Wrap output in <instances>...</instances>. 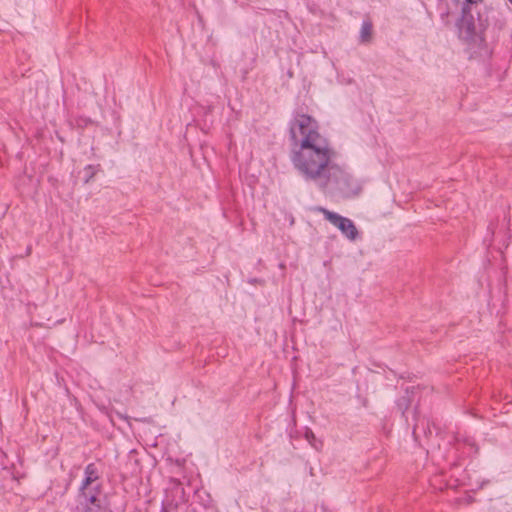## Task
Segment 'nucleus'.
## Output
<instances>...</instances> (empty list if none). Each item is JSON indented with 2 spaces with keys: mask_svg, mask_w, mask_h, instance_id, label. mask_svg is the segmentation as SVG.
Here are the masks:
<instances>
[{
  "mask_svg": "<svg viewBox=\"0 0 512 512\" xmlns=\"http://www.w3.org/2000/svg\"><path fill=\"white\" fill-rule=\"evenodd\" d=\"M318 211L322 213L325 220L337 227L348 240L355 241L359 237V231L351 219L323 207L318 208Z\"/></svg>",
  "mask_w": 512,
  "mask_h": 512,
  "instance_id": "nucleus-5",
  "label": "nucleus"
},
{
  "mask_svg": "<svg viewBox=\"0 0 512 512\" xmlns=\"http://www.w3.org/2000/svg\"><path fill=\"white\" fill-rule=\"evenodd\" d=\"M84 475H86L89 479H92L94 482L99 479V471L97 466L94 463H89L84 470Z\"/></svg>",
  "mask_w": 512,
  "mask_h": 512,
  "instance_id": "nucleus-10",
  "label": "nucleus"
},
{
  "mask_svg": "<svg viewBox=\"0 0 512 512\" xmlns=\"http://www.w3.org/2000/svg\"><path fill=\"white\" fill-rule=\"evenodd\" d=\"M398 408L402 410V416H405V411L409 407V400L407 397H401L397 402Z\"/></svg>",
  "mask_w": 512,
  "mask_h": 512,
  "instance_id": "nucleus-12",
  "label": "nucleus"
},
{
  "mask_svg": "<svg viewBox=\"0 0 512 512\" xmlns=\"http://www.w3.org/2000/svg\"><path fill=\"white\" fill-rule=\"evenodd\" d=\"M509 2L512 4V0H509Z\"/></svg>",
  "mask_w": 512,
  "mask_h": 512,
  "instance_id": "nucleus-16",
  "label": "nucleus"
},
{
  "mask_svg": "<svg viewBox=\"0 0 512 512\" xmlns=\"http://www.w3.org/2000/svg\"><path fill=\"white\" fill-rule=\"evenodd\" d=\"M289 137L291 148L302 146L305 141L309 143L326 139L319 132L317 121L310 115L295 113L289 121Z\"/></svg>",
  "mask_w": 512,
  "mask_h": 512,
  "instance_id": "nucleus-4",
  "label": "nucleus"
},
{
  "mask_svg": "<svg viewBox=\"0 0 512 512\" xmlns=\"http://www.w3.org/2000/svg\"><path fill=\"white\" fill-rule=\"evenodd\" d=\"M93 483H94V481L92 479H89L86 475H84V478L82 480V483H81L80 489H79L80 490V497L85 499L87 496H89L91 494H96L98 496V494L100 493V486L99 485L94 488V492L89 490V487Z\"/></svg>",
  "mask_w": 512,
  "mask_h": 512,
  "instance_id": "nucleus-7",
  "label": "nucleus"
},
{
  "mask_svg": "<svg viewBox=\"0 0 512 512\" xmlns=\"http://www.w3.org/2000/svg\"><path fill=\"white\" fill-rule=\"evenodd\" d=\"M481 3L482 0H464L461 8V17L456 24L459 38L476 48H481L485 44L484 31L486 26L479 12H477V21L472 13L477 10Z\"/></svg>",
  "mask_w": 512,
  "mask_h": 512,
  "instance_id": "nucleus-3",
  "label": "nucleus"
},
{
  "mask_svg": "<svg viewBox=\"0 0 512 512\" xmlns=\"http://www.w3.org/2000/svg\"><path fill=\"white\" fill-rule=\"evenodd\" d=\"M304 437L316 450H319L322 447V442L317 440L314 432L311 429H306Z\"/></svg>",
  "mask_w": 512,
  "mask_h": 512,
  "instance_id": "nucleus-9",
  "label": "nucleus"
},
{
  "mask_svg": "<svg viewBox=\"0 0 512 512\" xmlns=\"http://www.w3.org/2000/svg\"><path fill=\"white\" fill-rule=\"evenodd\" d=\"M102 503L103 501L96 494H91L76 506L74 512H98Z\"/></svg>",
  "mask_w": 512,
  "mask_h": 512,
  "instance_id": "nucleus-6",
  "label": "nucleus"
},
{
  "mask_svg": "<svg viewBox=\"0 0 512 512\" xmlns=\"http://www.w3.org/2000/svg\"><path fill=\"white\" fill-rule=\"evenodd\" d=\"M372 35V24L368 21H364L360 31V41L362 43L369 42Z\"/></svg>",
  "mask_w": 512,
  "mask_h": 512,
  "instance_id": "nucleus-8",
  "label": "nucleus"
},
{
  "mask_svg": "<svg viewBox=\"0 0 512 512\" xmlns=\"http://www.w3.org/2000/svg\"><path fill=\"white\" fill-rule=\"evenodd\" d=\"M26 252H27V254H30V253H31V248H30V247H28V248L26 249Z\"/></svg>",
  "mask_w": 512,
  "mask_h": 512,
  "instance_id": "nucleus-15",
  "label": "nucleus"
},
{
  "mask_svg": "<svg viewBox=\"0 0 512 512\" xmlns=\"http://www.w3.org/2000/svg\"><path fill=\"white\" fill-rule=\"evenodd\" d=\"M335 152L327 139L291 148L290 160L298 173L306 180L318 183L331 166Z\"/></svg>",
  "mask_w": 512,
  "mask_h": 512,
  "instance_id": "nucleus-1",
  "label": "nucleus"
},
{
  "mask_svg": "<svg viewBox=\"0 0 512 512\" xmlns=\"http://www.w3.org/2000/svg\"><path fill=\"white\" fill-rule=\"evenodd\" d=\"M86 171H91V175L90 177L93 175V166L91 165H88L86 168H85Z\"/></svg>",
  "mask_w": 512,
  "mask_h": 512,
  "instance_id": "nucleus-14",
  "label": "nucleus"
},
{
  "mask_svg": "<svg viewBox=\"0 0 512 512\" xmlns=\"http://www.w3.org/2000/svg\"><path fill=\"white\" fill-rule=\"evenodd\" d=\"M318 187L336 199H351L360 195L362 185L345 168L332 163L318 183Z\"/></svg>",
  "mask_w": 512,
  "mask_h": 512,
  "instance_id": "nucleus-2",
  "label": "nucleus"
},
{
  "mask_svg": "<svg viewBox=\"0 0 512 512\" xmlns=\"http://www.w3.org/2000/svg\"><path fill=\"white\" fill-rule=\"evenodd\" d=\"M98 512H112V511L104 503H102L100 511H98Z\"/></svg>",
  "mask_w": 512,
  "mask_h": 512,
  "instance_id": "nucleus-13",
  "label": "nucleus"
},
{
  "mask_svg": "<svg viewBox=\"0 0 512 512\" xmlns=\"http://www.w3.org/2000/svg\"><path fill=\"white\" fill-rule=\"evenodd\" d=\"M420 427H422L424 429V432L425 434H431L432 431H431V428L429 426V423L427 422V430L424 428V419L423 420H420V419H416V423L414 425V428H413V435L416 437L417 435V431L420 429Z\"/></svg>",
  "mask_w": 512,
  "mask_h": 512,
  "instance_id": "nucleus-11",
  "label": "nucleus"
}]
</instances>
